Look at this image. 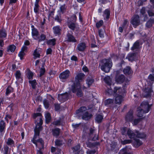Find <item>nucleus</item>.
Masks as SVG:
<instances>
[{"label": "nucleus", "mask_w": 154, "mask_h": 154, "mask_svg": "<svg viewBox=\"0 0 154 154\" xmlns=\"http://www.w3.org/2000/svg\"><path fill=\"white\" fill-rule=\"evenodd\" d=\"M33 75L34 73L29 70L27 72L26 74V77L29 80L32 79Z\"/></svg>", "instance_id": "37998d69"}, {"label": "nucleus", "mask_w": 154, "mask_h": 154, "mask_svg": "<svg viewBox=\"0 0 154 154\" xmlns=\"http://www.w3.org/2000/svg\"><path fill=\"white\" fill-rule=\"evenodd\" d=\"M129 24L128 21L127 19H124L122 24V26L124 27L125 29H126Z\"/></svg>", "instance_id": "c03bdc74"}, {"label": "nucleus", "mask_w": 154, "mask_h": 154, "mask_svg": "<svg viewBox=\"0 0 154 154\" xmlns=\"http://www.w3.org/2000/svg\"><path fill=\"white\" fill-rule=\"evenodd\" d=\"M123 72L126 76L132 74L133 71L131 68L129 66H127L123 69Z\"/></svg>", "instance_id": "f3484780"}, {"label": "nucleus", "mask_w": 154, "mask_h": 154, "mask_svg": "<svg viewBox=\"0 0 154 154\" xmlns=\"http://www.w3.org/2000/svg\"><path fill=\"white\" fill-rule=\"evenodd\" d=\"M137 111L138 112L137 116L140 118H143V115L144 114H146L147 113H145V110H143L140 107H139L137 108Z\"/></svg>", "instance_id": "7c9ffc66"}, {"label": "nucleus", "mask_w": 154, "mask_h": 154, "mask_svg": "<svg viewBox=\"0 0 154 154\" xmlns=\"http://www.w3.org/2000/svg\"><path fill=\"white\" fill-rule=\"evenodd\" d=\"M67 6L65 4H64L61 5L60 7V12L62 14H63L65 13L66 11Z\"/></svg>", "instance_id": "58836bf2"}, {"label": "nucleus", "mask_w": 154, "mask_h": 154, "mask_svg": "<svg viewBox=\"0 0 154 154\" xmlns=\"http://www.w3.org/2000/svg\"><path fill=\"white\" fill-rule=\"evenodd\" d=\"M86 47L85 43L82 42L78 45L77 49L80 51H83L85 49Z\"/></svg>", "instance_id": "412c9836"}, {"label": "nucleus", "mask_w": 154, "mask_h": 154, "mask_svg": "<svg viewBox=\"0 0 154 154\" xmlns=\"http://www.w3.org/2000/svg\"><path fill=\"white\" fill-rule=\"evenodd\" d=\"M9 147L7 145H5L4 147V150L2 151L3 154H8Z\"/></svg>", "instance_id": "bf43d9fd"}, {"label": "nucleus", "mask_w": 154, "mask_h": 154, "mask_svg": "<svg viewBox=\"0 0 154 154\" xmlns=\"http://www.w3.org/2000/svg\"><path fill=\"white\" fill-rule=\"evenodd\" d=\"M54 33L56 35H59L61 34V29L60 26H57L53 27Z\"/></svg>", "instance_id": "bb28decb"}, {"label": "nucleus", "mask_w": 154, "mask_h": 154, "mask_svg": "<svg viewBox=\"0 0 154 154\" xmlns=\"http://www.w3.org/2000/svg\"><path fill=\"white\" fill-rule=\"evenodd\" d=\"M80 149V146L79 144H78L71 148L74 152H75V154H83L84 151L82 149Z\"/></svg>", "instance_id": "2eb2a0df"}, {"label": "nucleus", "mask_w": 154, "mask_h": 154, "mask_svg": "<svg viewBox=\"0 0 154 154\" xmlns=\"http://www.w3.org/2000/svg\"><path fill=\"white\" fill-rule=\"evenodd\" d=\"M23 145L22 144H19L17 146V151H18L19 153L22 154V151L25 152L26 150L25 148L23 149Z\"/></svg>", "instance_id": "f704fd0d"}, {"label": "nucleus", "mask_w": 154, "mask_h": 154, "mask_svg": "<svg viewBox=\"0 0 154 154\" xmlns=\"http://www.w3.org/2000/svg\"><path fill=\"white\" fill-rule=\"evenodd\" d=\"M70 74V71L68 69H66L60 73L59 75L60 81L63 82H66L69 77Z\"/></svg>", "instance_id": "39448f33"}, {"label": "nucleus", "mask_w": 154, "mask_h": 154, "mask_svg": "<svg viewBox=\"0 0 154 154\" xmlns=\"http://www.w3.org/2000/svg\"><path fill=\"white\" fill-rule=\"evenodd\" d=\"M94 80L92 79H87L86 83L87 84L88 87H90L94 82Z\"/></svg>", "instance_id": "4d7b16f0"}, {"label": "nucleus", "mask_w": 154, "mask_h": 154, "mask_svg": "<svg viewBox=\"0 0 154 154\" xmlns=\"http://www.w3.org/2000/svg\"><path fill=\"white\" fill-rule=\"evenodd\" d=\"M125 77L123 74H120L119 71H116V75L115 77L116 82L118 84H122L125 81Z\"/></svg>", "instance_id": "423d86ee"}, {"label": "nucleus", "mask_w": 154, "mask_h": 154, "mask_svg": "<svg viewBox=\"0 0 154 154\" xmlns=\"http://www.w3.org/2000/svg\"><path fill=\"white\" fill-rule=\"evenodd\" d=\"M55 146L58 147H61L64 143L63 139L60 138L55 140Z\"/></svg>", "instance_id": "c85d7f7f"}, {"label": "nucleus", "mask_w": 154, "mask_h": 154, "mask_svg": "<svg viewBox=\"0 0 154 154\" xmlns=\"http://www.w3.org/2000/svg\"><path fill=\"white\" fill-rule=\"evenodd\" d=\"M42 114L39 112L35 113L32 115V117L34 119H35L38 116H42Z\"/></svg>", "instance_id": "69168bd1"}, {"label": "nucleus", "mask_w": 154, "mask_h": 154, "mask_svg": "<svg viewBox=\"0 0 154 154\" xmlns=\"http://www.w3.org/2000/svg\"><path fill=\"white\" fill-rule=\"evenodd\" d=\"M85 74L82 72L78 73L75 77V81L79 83L82 82L85 78Z\"/></svg>", "instance_id": "9b49d317"}, {"label": "nucleus", "mask_w": 154, "mask_h": 154, "mask_svg": "<svg viewBox=\"0 0 154 154\" xmlns=\"http://www.w3.org/2000/svg\"><path fill=\"white\" fill-rule=\"evenodd\" d=\"M130 22L134 28H136L140 24L139 16L137 14L134 15L131 18Z\"/></svg>", "instance_id": "0eeeda50"}, {"label": "nucleus", "mask_w": 154, "mask_h": 154, "mask_svg": "<svg viewBox=\"0 0 154 154\" xmlns=\"http://www.w3.org/2000/svg\"><path fill=\"white\" fill-rule=\"evenodd\" d=\"M148 79L149 80L150 84H152L154 82V75L152 74H150L148 76Z\"/></svg>", "instance_id": "864d4df0"}, {"label": "nucleus", "mask_w": 154, "mask_h": 154, "mask_svg": "<svg viewBox=\"0 0 154 154\" xmlns=\"http://www.w3.org/2000/svg\"><path fill=\"white\" fill-rule=\"evenodd\" d=\"M112 63L110 59L105 58L101 62L100 69L106 73L109 72L112 66Z\"/></svg>", "instance_id": "f03ea898"}, {"label": "nucleus", "mask_w": 154, "mask_h": 154, "mask_svg": "<svg viewBox=\"0 0 154 154\" xmlns=\"http://www.w3.org/2000/svg\"><path fill=\"white\" fill-rule=\"evenodd\" d=\"M91 108L89 107L88 106V109H90ZM87 110V107L85 106H82L80 107L78 109H77L76 111V113L77 114H79V113H84V112L87 111L86 110Z\"/></svg>", "instance_id": "aec40b11"}, {"label": "nucleus", "mask_w": 154, "mask_h": 154, "mask_svg": "<svg viewBox=\"0 0 154 154\" xmlns=\"http://www.w3.org/2000/svg\"><path fill=\"white\" fill-rule=\"evenodd\" d=\"M47 43L49 45L54 46L56 44V40L54 38L49 39L47 41Z\"/></svg>", "instance_id": "79ce46f5"}, {"label": "nucleus", "mask_w": 154, "mask_h": 154, "mask_svg": "<svg viewBox=\"0 0 154 154\" xmlns=\"http://www.w3.org/2000/svg\"><path fill=\"white\" fill-rule=\"evenodd\" d=\"M137 53L134 52L128 54V60L131 62L135 61L137 60Z\"/></svg>", "instance_id": "4be33fe9"}, {"label": "nucleus", "mask_w": 154, "mask_h": 154, "mask_svg": "<svg viewBox=\"0 0 154 154\" xmlns=\"http://www.w3.org/2000/svg\"><path fill=\"white\" fill-rule=\"evenodd\" d=\"M52 124L55 126H63L64 125L63 120H62L60 118L59 119L55 121H54Z\"/></svg>", "instance_id": "a878e982"}, {"label": "nucleus", "mask_w": 154, "mask_h": 154, "mask_svg": "<svg viewBox=\"0 0 154 154\" xmlns=\"http://www.w3.org/2000/svg\"><path fill=\"white\" fill-rule=\"evenodd\" d=\"M103 119V115L100 114H98L96 116L95 118V121L96 122L99 124L101 123Z\"/></svg>", "instance_id": "72a5a7b5"}, {"label": "nucleus", "mask_w": 154, "mask_h": 154, "mask_svg": "<svg viewBox=\"0 0 154 154\" xmlns=\"http://www.w3.org/2000/svg\"><path fill=\"white\" fill-rule=\"evenodd\" d=\"M121 154H133L130 152H128L126 148H123L121 151Z\"/></svg>", "instance_id": "338daca9"}, {"label": "nucleus", "mask_w": 154, "mask_h": 154, "mask_svg": "<svg viewBox=\"0 0 154 154\" xmlns=\"http://www.w3.org/2000/svg\"><path fill=\"white\" fill-rule=\"evenodd\" d=\"M42 129L43 128H40V127H37V126H36L34 129V134L39 135L40 132L42 130Z\"/></svg>", "instance_id": "de8ad7c7"}, {"label": "nucleus", "mask_w": 154, "mask_h": 154, "mask_svg": "<svg viewBox=\"0 0 154 154\" xmlns=\"http://www.w3.org/2000/svg\"><path fill=\"white\" fill-rule=\"evenodd\" d=\"M143 119V118L135 119L132 122V123L134 125H136Z\"/></svg>", "instance_id": "3c124183"}, {"label": "nucleus", "mask_w": 154, "mask_h": 154, "mask_svg": "<svg viewBox=\"0 0 154 154\" xmlns=\"http://www.w3.org/2000/svg\"><path fill=\"white\" fill-rule=\"evenodd\" d=\"M140 47V42L139 40L136 41L133 44L132 46L131 47V49L132 51H134L135 50L138 49Z\"/></svg>", "instance_id": "c756f323"}, {"label": "nucleus", "mask_w": 154, "mask_h": 154, "mask_svg": "<svg viewBox=\"0 0 154 154\" xmlns=\"http://www.w3.org/2000/svg\"><path fill=\"white\" fill-rule=\"evenodd\" d=\"M100 143L99 142H96L92 143V148L95 147V149L98 150V147L97 146H100Z\"/></svg>", "instance_id": "680f3d73"}, {"label": "nucleus", "mask_w": 154, "mask_h": 154, "mask_svg": "<svg viewBox=\"0 0 154 154\" xmlns=\"http://www.w3.org/2000/svg\"><path fill=\"white\" fill-rule=\"evenodd\" d=\"M7 33L6 30L3 27H2L1 29V39L6 40L7 38Z\"/></svg>", "instance_id": "b1692460"}, {"label": "nucleus", "mask_w": 154, "mask_h": 154, "mask_svg": "<svg viewBox=\"0 0 154 154\" xmlns=\"http://www.w3.org/2000/svg\"><path fill=\"white\" fill-rule=\"evenodd\" d=\"M45 123L47 124H49L51 122V118L50 113L47 112L45 115Z\"/></svg>", "instance_id": "ea45409f"}, {"label": "nucleus", "mask_w": 154, "mask_h": 154, "mask_svg": "<svg viewBox=\"0 0 154 154\" xmlns=\"http://www.w3.org/2000/svg\"><path fill=\"white\" fill-rule=\"evenodd\" d=\"M66 37L67 38V41L68 42L75 43L77 42V40L72 34L68 33L66 34Z\"/></svg>", "instance_id": "a211bd4d"}, {"label": "nucleus", "mask_w": 154, "mask_h": 154, "mask_svg": "<svg viewBox=\"0 0 154 154\" xmlns=\"http://www.w3.org/2000/svg\"><path fill=\"white\" fill-rule=\"evenodd\" d=\"M6 143L7 146H9L11 147L14 146L15 145V142L14 140L10 137L8 138Z\"/></svg>", "instance_id": "c9c22d12"}, {"label": "nucleus", "mask_w": 154, "mask_h": 154, "mask_svg": "<svg viewBox=\"0 0 154 154\" xmlns=\"http://www.w3.org/2000/svg\"><path fill=\"white\" fill-rule=\"evenodd\" d=\"M54 110L55 111H58L60 110V104L58 103H55L54 104Z\"/></svg>", "instance_id": "6e6d98bb"}, {"label": "nucleus", "mask_w": 154, "mask_h": 154, "mask_svg": "<svg viewBox=\"0 0 154 154\" xmlns=\"http://www.w3.org/2000/svg\"><path fill=\"white\" fill-rule=\"evenodd\" d=\"M117 144L116 142H112L110 144L111 150L113 151H115L116 148Z\"/></svg>", "instance_id": "a18cd8bd"}, {"label": "nucleus", "mask_w": 154, "mask_h": 154, "mask_svg": "<svg viewBox=\"0 0 154 154\" xmlns=\"http://www.w3.org/2000/svg\"><path fill=\"white\" fill-rule=\"evenodd\" d=\"M114 102V100L112 99L109 98L104 101V104L105 106L107 105L113 103Z\"/></svg>", "instance_id": "8fccbe9b"}, {"label": "nucleus", "mask_w": 154, "mask_h": 154, "mask_svg": "<svg viewBox=\"0 0 154 154\" xmlns=\"http://www.w3.org/2000/svg\"><path fill=\"white\" fill-rule=\"evenodd\" d=\"M46 38V35L44 34H41L39 38L38 39V41L39 42H41L45 41Z\"/></svg>", "instance_id": "13d9d810"}, {"label": "nucleus", "mask_w": 154, "mask_h": 154, "mask_svg": "<svg viewBox=\"0 0 154 154\" xmlns=\"http://www.w3.org/2000/svg\"><path fill=\"white\" fill-rule=\"evenodd\" d=\"M81 87V83L74 81L71 86V91L73 93H75Z\"/></svg>", "instance_id": "1a4fd4ad"}, {"label": "nucleus", "mask_w": 154, "mask_h": 154, "mask_svg": "<svg viewBox=\"0 0 154 154\" xmlns=\"http://www.w3.org/2000/svg\"><path fill=\"white\" fill-rule=\"evenodd\" d=\"M93 116V115L89 113L88 111H86L82 113V118L83 120L88 121L90 120Z\"/></svg>", "instance_id": "dca6fc26"}, {"label": "nucleus", "mask_w": 154, "mask_h": 154, "mask_svg": "<svg viewBox=\"0 0 154 154\" xmlns=\"http://www.w3.org/2000/svg\"><path fill=\"white\" fill-rule=\"evenodd\" d=\"M16 48V47L14 44L8 46L7 48V52L10 51L13 53Z\"/></svg>", "instance_id": "e433bc0d"}, {"label": "nucleus", "mask_w": 154, "mask_h": 154, "mask_svg": "<svg viewBox=\"0 0 154 154\" xmlns=\"http://www.w3.org/2000/svg\"><path fill=\"white\" fill-rule=\"evenodd\" d=\"M145 94L144 97L148 98L151 97V93L153 92L152 90V84L151 83L149 85V87H147L144 88L143 90Z\"/></svg>", "instance_id": "6e6552de"}, {"label": "nucleus", "mask_w": 154, "mask_h": 154, "mask_svg": "<svg viewBox=\"0 0 154 154\" xmlns=\"http://www.w3.org/2000/svg\"><path fill=\"white\" fill-rule=\"evenodd\" d=\"M154 21V19H150L146 23V27L148 28H149L152 27V23H153Z\"/></svg>", "instance_id": "09e8293b"}, {"label": "nucleus", "mask_w": 154, "mask_h": 154, "mask_svg": "<svg viewBox=\"0 0 154 154\" xmlns=\"http://www.w3.org/2000/svg\"><path fill=\"white\" fill-rule=\"evenodd\" d=\"M88 140L92 141L98 140H99L98 134H94L93 137L92 135L90 137H88Z\"/></svg>", "instance_id": "473e14b6"}, {"label": "nucleus", "mask_w": 154, "mask_h": 154, "mask_svg": "<svg viewBox=\"0 0 154 154\" xmlns=\"http://www.w3.org/2000/svg\"><path fill=\"white\" fill-rule=\"evenodd\" d=\"M33 55L34 57V59H36L37 58H39L40 57V51L37 49H35L34 51Z\"/></svg>", "instance_id": "4c0bfd02"}, {"label": "nucleus", "mask_w": 154, "mask_h": 154, "mask_svg": "<svg viewBox=\"0 0 154 154\" xmlns=\"http://www.w3.org/2000/svg\"><path fill=\"white\" fill-rule=\"evenodd\" d=\"M127 134L129 138L133 139L134 141L133 143L134 146L135 148H138L142 144V143L139 139L135 138L136 134L129 128L127 131Z\"/></svg>", "instance_id": "20e7f679"}, {"label": "nucleus", "mask_w": 154, "mask_h": 154, "mask_svg": "<svg viewBox=\"0 0 154 154\" xmlns=\"http://www.w3.org/2000/svg\"><path fill=\"white\" fill-rule=\"evenodd\" d=\"M133 119V113L128 112L125 117V120L127 122H132Z\"/></svg>", "instance_id": "6ab92c4d"}, {"label": "nucleus", "mask_w": 154, "mask_h": 154, "mask_svg": "<svg viewBox=\"0 0 154 154\" xmlns=\"http://www.w3.org/2000/svg\"><path fill=\"white\" fill-rule=\"evenodd\" d=\"M76 95L79 97H81L82 96L83 93L82 90V87L78 89L76 92Z\"/></svg>", "instance_id": "e2e57ef3"}, {"label": "nucleus", "mask_w": 154, "mask_h": 154, "mask_svg": "<svg viewBox=\"0 0 154 154\" xmlns=\"http://www.w3.org/2000/svg\"><path fill=\"white\" fill-rule=\"evenodd\" d=\"M5 123L2 120H1V133L5 129Z\"/></svg>", "instance_id": "5fc2aeb1"}, {"label": "nucleus", "mask_w": 154, "mask_h": 154, "mask_svg": "<svg viewBox=\"0 0 154 154\" xmlns=\"http://www.w3.org/2000/svg\"><path fill=\"white\" fill-rule=\"evenodd\" d=\"M54 20L57 22L59 23H61L62 21V19H61V17L60 14L59 16L58 15H57L55 17Z\"/></svg>", "instance_id": "0e129e2a"}, {"label": "nucleus", "mask_w": 154, "mask_h": 154, "mask_svg": "<svg viewBox=\"0 0 154 154\" xmlns=\"http://www.w3.org/2000/svg\"><path fill=\"white\" fill-rule=\"evenodd\" d=\"M77 18L75 14H74L68 17L66 22L68 27L72 31H74L76 28Z\"/></svg>", "instance_id": "7ed1b4c3"}, {"label": "nucleus", "mask_w": 154, "mask_h": 154, "mask_svg": "<svg viewBox=\"0 0 154 154\" xmlns=\"http://www.w3.org/2000/svg\"><path fill=\"white\" fill-rule=\"evenodd\" d=\"M31 28H32V32L31 34L32 37H37L39 35V32L38 29L35 28L33 25L31 26Z\"/></svg>", "instance_id": "393cba45"}, {"label": "nucleus", "mask_w": 154, "mask_h": 154, "mask_svg": "<svg viewBox=\"0 0 154 154\" xmlns=\"http://www.w3.org/2000/svg\"><path fill=\"white\" fill-rule=\"evenodd\" d=\"M152 104H149L148 101H143L141 103L140 106L144 109L145 113H148L151 109Z\"/></svg>", "instance_id": "9d476101"}, {"label": "nucleus", "mask_w": 154, "mask_h": 154, "mask_svg": "<svg viewBox=\"0 0 154 154\" xmlns=\"http://www.w3.org/2000/svg\"><path fill=\"white\" fill-rule=\"evenodd\" d=\"M103 14L106 15V20H108L109 18L110 15V11L109 9H105L104 12Z\"/></svg>", "instance_id": "49530a36"}, {"label": "nucleus", "mask_w": 154, "mask_h": 154, "mask_svg": "<svg viewBox=\"0 0 154 154\" xmlns=\"http://www.w3.org/2000/svg\"><path fill=\"white\" fill-rule=\"evenodd\" d=\"M14 91V88H12L11 86L9 85L7 88L5 95L6 96H8L11 93H12Z\"/></svg>", "instance_id": "a19ab883"}, {"label": "nucleus", "mask_w": 154, "mask_h": 154, "mask_svg": "<svg viewBox=\"0 0 154 154\" xmlns=\"http://www.w3.org/2000/svg\"><path fill=\"white\" fill-rule=\"evenodd\" d=\"M60 129L58 128H56L52 129L51 132L53 135L57 138L59 136L60 133Z\"/></svg>", "instance_id": "5701e85b"}, {"label": "nucleus", "mask_w": 154, "mask_h": 154, "mask_svg": "<svg viewBox=\"0 0 154 154\" xmlns=\"http://www.w3.org/2000/svg\"><path fill=\"white\" fill-rule=\"evenodd\" d=\"M103 24V22L102 20H100L96 23V26L97 29L99 28Z\"/></svg>", "instance_id": "603ef678"}, {"label": "nucleus", "mask_w": 154, "mask_h": 154, "mask_svg": "<svg viewBox=\"0 0 154 154\" xmlns=\"http://www.w3.org/2000/svg\"><path fill=\"white\" fill-rule=\"evenodd\" d=\"M46 72L45 69L40 68L39 71V77H41L44 75Z\"/></svg>", "instance_id": "052dcab7"}, {"label": "nucleus", "mask_w": 154, "mask_h": 154, "mask_svg": "<svg viewBox=\"0 0 154 154\" xmlns=\"http://www.w3.org/2000/svg\"><path fill=\"white\" fill-rule=\"evenodd\" d=\"M113 92L114 94L117 95L115 99V103L120 105L123 100L124 96L125 94V90L120 87H115L114 88Z\"/></svg>", "instance_id": "f257e3e1"}, {"label": "nucleus", "mask_w": 154, "mask_h": 154, "mask_svg": "<svg viewBox=\"0 0 154 154\" xmlns=\"http://www.w3.org/2000/svg\"><path fill=\"white\" fill-rule=\"evenodd\" d=\"M69 95L67 92L62 94L58 96V100L64 102L69 99Z\"/></svg>", "instance_id": "f8f14e48"}, {"label": "nucleus", "mask_w": 154, "mask_h": 154, "mask_svg": "<svg viewBox=\"0 0 154 154\" xmlns=\"http://www.w3.org/2000/svg\"><path fill=\"white\" fill-rule=\"evenodd\" d=\"M29 86H31L33 89L35 90L36 88V85L38 83L35 79L33 80H29L28 81Z\"/></svg>", "instance_id": "cd10ccee"}, {"label": "nucleus", "mask_w": 154, "mask_h": 154, "mask_svg": "<svg viewBox=\"0 0 154 154\" xmlns=\"http://www.w3.org/2000/svg\"><path fill=\"white\" fill-rule=\"evenodd\" d=\"M35 142L36 143L34 144L36 147H38L40 150L44 148L45 143L42 138H39L36 140Z\"/></svg>", "instance_id": "ddd939ff"}, {"label": "nucleus", "mask_w": 154, "mask_h": 154, "mask_svg": "<svg viewBox=\"0 0 154 154\" xmlns=\"http://www.w3.org/2000/svg\"><path fill=\"white\" fill-rule=\"evenodd\" d=\"M97 149H94L92 150L88 149L87 151V153L88 154H95L97 151Z\"/></svg>", "instance_id": "774afa93"}, {"label": "nucleus", "mask_w": 154, "mask_h": 154, "mask_svg": "<svg viewBox=\"0 0 154 154\" xmlns=\"http://www.w3.org/2000/svg\"><path fill=\"white\" fill-rule=\"evenodd\" d=\"M15 76L17 81L20 83H23V79L21 76V74L20 70H17L16 71L15 74Z\"/></svg>", "instance_id": "4468645a"}, {"label": "nucleus", "mask_w": 154, "mask_h": 154, "mask_svg": "<svg viewBox=\"0 0 154 154\" xmlns=\"http://www.w3.org/2000/svg\"><path fill=\"white\" fill-rule=\"evenodd\" d=\"M99 36L101 38H103L104 37V34L106 33L105 27V26L103 29H99L98 31Z\"/></svg>", "instance_id": "2f4dec72"}]
</instances>
